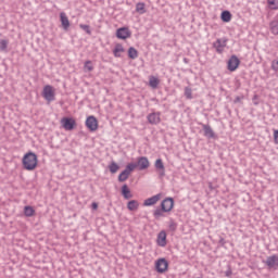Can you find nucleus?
I'll return each mask as SVG.
<instances>
[{
	"instance_id": "f257e3e1",
	"label": "nucleus",
	"mask_w": 278,
	"mask_h": 278,
	"mask_svg": "<svg viewBox=\"0 0 278 278\" xmlns=\"http://www.w3.org/2000/svg\"><path fill=\"white\" fill-rule=\"evenodd\" d=\"M23 166L25 170H35L38 166V156L34 152H28L23 157Z\"/></svg>"
},
{
	"instance_id": "f03ea898",
	"label": "nucleus",
	"mask_w": 278,
	"mask_h": 278,
	"mask_svg": "<svg viewBox=\"0 0 278 278\" xmlns=\"http://www.w3.org/2000/svg\"><path fill=\"white\" fill-rule=\"evenodd\" d=\"M130 166H134L135 168H139V170H147L149 166H151V163L149 162V159L147 156H140L137 160V163H129Z\"/></svg>"
},
{
	"instance_id": "7ed1b4c3",
	"label": "nucleus",
	"mask_w": 278,
	"mask_h": 278,
	"mask_svg": "<svg viewBox=\"0 0 278 278\" xmlns=\"http://www.w3.org/2000/svg\"><path fill=\"white\" fill-rule=\"evenodd\" d=\"M42 97L51 103V101H55V90H53V87L50 85H47L43 87Z\"/></svg>"
},
{
	"instance_id": "20e7f679",
	"label": "nucleus",
	"mask_w": 278,
	"mask_h": 278,
	"mask_svg": "<svg viewBox=\"0 0 278 278\" xmlns=\"http://www.w3.org/2000/svg\"><path fill=\"white\" fill-rule=\"evenodd\" d=\"M61 125H62L63 129H65L66 131H73V129H75V125H77V123L75 122L74 118L63 117L61 119Z\"/></svg>"
},
{
	"instance_id": "39448f33",
	"label": "nucleus",
	"mask_w": 278,
	"mask_h": 278,
	"mask_svg": "<svg viewBox=\"0 0 278 278\" xmlns=\"http://www.w3.org/2000/svg\"><path fill=\"white\" fill-rule=\"evenodd\" d=\"M263 264L267 266L269 269L274 268V270H277L278 268V255L274 254L271 256H268L266 261H263Z\"/></svg>"
},
{
	"instance_id": "423d86ee",
	"label": "nucleus",
	"mask_w": 278,
	"mask_h": 278,
	"mask_svg": "<svg viewBox=\"0 0 278 278\" xmlns=\"http://www.w3.org/2000/svg\"><path fill=\"white\" fill-rule=\"evenodd\" d=\"M86 127L90 130V131H97L99 129V121H97V117L94 116H89L86 119Z\"/></svg>"
},
{
	"instance_id": "0eeeda50",
	"label": "nucleus",
	"mask_w": 278,
	"mask_h": 278,
	"mask_svg": "<svg viewBox=\"0 0 278 278\" xmlns=\"http://www.w3.org/2000/svg\"><path fill=\"white\" fill-rule=\"evenodd\" d=\"M239 66H240V59H238V56L236 55L230 56L227 63L228 71H230V73H233V71H237Z\"/></svg>"
},
{
	"instance_id": "6e6552de",
	"label": "nucleus",
	"mask_w": 278,
	"mask_h": 278,
	"mask_svg": "<svg viewBox=\"0 0 278 278\" xmlns=\"http://www.w3.org/2000/svg\"><path fill=\"white\" fill-rule=\"evenodd\" d=\"M134 170V165L128 164L126 168L119 174L118 181H127L129 179V175H131Z\"/></svg>"
},
{
	"instance_id": "1a4fd4ad",
	"label": "nucleus",
	"mask_w": 278,
	"mask_h": 278,
	"mask_svg": "<svg viewBox=\"0 0 278 278\" xmlns=\"http://www.w3.org/2000/svg\"><path fill=\"white\" fill-rule=\"evenodd\" d=\"M157 273H166L168 270V261L166 258H159L155 263Z\"/></svg>"
},
{
	"instance_id": "9d476101",
	"label": "nucleus",
	"mask_w": 278,
	"mask_h": 278,
	"mask_svg": "<svg viewBox=\"0 0 278 278\" xmlns=\"http://www.w3.org/2000/svg\"><path fill=\"white\" fill-rule=\"evenodd\" d=\"M116 36L119 40H127V38L131 37V31H129V28L127 27H122L117 29Z\"/></svg>"
},
{
	"instance_id": "9b49d317",
	"label": "nucleus",
	"mask_w": 278,
	"mask_h": 278,
	"mask_svg": "<svg viewBox=\"0 0 278 278\" xmlns=\"http://www.w3.org/2000/svg\"><path fill=\"white\" fill-rule=\"evenodd\" d=\"M174 205H175V201L173 200V198H166L161 203V207H162L163 212H170V210H173Z\"/></svg>"
},
{
	"instance_id": "f8f14e48",
	"label": "nucleus",
	"mask_w": 278,
	"mask_h": 278,
	"mask_svg": "<svg viewBox=\"0 0 278 278\" xmlns=\"http://www.w3.org/2000/svg\"><path fill=\"white\" fill-rule=\"evenodd\" d=\"M162 199V193H157L151 198L144 200L143 205L144 207H151V205H155Z\"/></svg>"
},
{
	"instance_id": "ddd939ff",
	"label": "nucleus",
	"mask_w": 278,
	"mask_h": 278,
	"mask_svg": "<svg viewBox=\"0 0 278 278\" xmlns=\"http://www.w3.org/2000/svg\"><path fill=\"white\" fill-rule=\"evenodd\" d=\"M214 49H216L217 53H223L224 49L227 47V39H217L213 43Z\"/></svg>"
},
{
	"instance_id": "4468645a",
	"label": "nucleus",
	"mask_w": 278,
	"mask_h": 278,
	"mask_svg": "<svg viewBox=\"0 0 278 278\" xmlns=\"http://www.w3.org/2000/svg\"><path fill=\"white\" fill-rule=\"evenodd\" d=\"M60 20H61V25L65 31L68 30V27H71V22L68 21V16H66V13L61 12L60 13Z\"/></svg>"
},
{
	"instance_id": "2eb2a0df",
	"label": "nucleus",
	"mask_w": 278,
	"mask_h": 278,
	"mask_svg": "<svg viewBox=\"0 0 278 278\" xmlns=\"http://www.w3.org/2000/svg\"><path fill=\"white\" fill-rule=\"evenodd\" d=\"M156 244L159 247H166V231L162 230L159 232L157 238H156Z\"/></svg>"
},
{
	"instance_id": "dca6fc26",
	"label": "nucleus",
	"mask_w": 278,
	"mask_h": 278,
	"mask_svg": "<svg viewBox=\"0 0 278 278\" xmlns=\"http://www.w3.org/2000/svg\"><path fill=\"white\" fill-rule=\"evenodd\" d=\"M161 121L160 113H151L148 115V122L150 125H160Z\"/></svg>"
},
{
	"instance_id": "f3484780",
	"label": "nucleus",
	"mask_w": 278,
	"mask_h": 278,
	"mask_svg": "<svg viewBox=\"0 0 278 278\" xmlns=\"http://www.w3.org/2000/svg\"><path fill=\"white\" fill-rule=\"evenodd\" d=\"M202 128H203L205 138H210V139L216 138V134L212 129V126L203 124Z\"/></svg>"
},
{
	"instance_id": "a211bd4d",
	"label": "nucleus",
	"mask_w": 278,
	"mask_h": 278,
	"mask_svg": "<svg viewBox=\"0 0 278 278\" xmlns=\"http://www.w3.org/2000/svg\"><path fill=\"white\" fill-rule=\"evenodd\" d=\"M122 194L126 200L134 199V194H131V190H129V187L127 185H123Z\"/></svg>"
},
{
	"instance_id": "6ab92c4d",
	"label": "nucleus",
	"mask_w": 278,
	"mask_h": 278,
	"mask_svg": "<svg viewBox=\"0 0 278 278\" xmlns=\"http://www.w3.org/2000/svg\"><path fill=\"white\" fill-rule=\"evenodd\" d=\"M154 166H155L156 170H161V173H160L161 177H164L165 169H164V162H162V159H157L154 163Z\"/></svg>"
},
{
	"instance_id": "aec40b11",
	"label": "nucleus",
	"mask_w": 278,
	"mask_h": 278,
	"mask_svg": "<svg viewBox=\"0 0 278 278\" xmlns=\"http://www.w3.org/2000/svg\"><path fill=\"white\" fill-rule=\"evenodd\" d=\"M121 53H125V48H123V45L117 43L113 50L114 58H121Z\"/></svg>"
},
{
	"instance_id": "412c9836",
	"label": "nucleus",
	"mask_w": 278,
	"mask_h": 278,
	"mask_svg": "<svg viewBox=\"0 0 278 278\" xmlns=\"http://www.w3.org/2000/svg\"><path fill=\"white\" fill-rule=\"evenodd\" d=\"M127 207H128L129 212H136V210H138V207H140V203H138L137 200H130L127 203Z\"/></svg>"
},
{
	"instance_id": "4be33fe9",
	"label": "nucleus",
	"mask_w": 278,
	"mask_h": 278,
	"mask_svg": "<svg viewBox=\"0 0 278 278\" xmlns=\"http://www.w3.org/2000/svg\"><path fill=\"white\" fill-rule=\"evenodd\" d=\"M128 58L130 60H136V58H138V50H136V48H134V47H130L128 49Z\"/></svg>"
},
{
	"instance_id": "5701e85b",
	"label": "nucleus",
	"mask_w": 278,
	"mask_h": 278,
	"mask_svg": "<svg viewBox=\"0 0 278 278\" xmlns=\"http://www.w3.org/2000/svg\"><path fill=\"white\" fill-rule=\"evenodd\" d=\"M144 8H146V4L143 2H138L136 4V12H138V14H144L147 12Z\"/></svg>"
},
{
	"instance_id": "b1692460",
	"label": "nucleus",
	"mask_w": 278,
	"mask_h": 278,
	"mask_svg": "<svg viewBox=\"0 0 278 278\" xmlns=\"http://www.w3.org/2000/svg\"><path fill=\"white\" fill-rule=\"evenodd\" d=\"M222 21L224 23H229V21H231V12L229 11H223L222 12Z\"/></svg>"
},
{
	"instance_id": "393cba45",
	"label": "nucleus",
	"mask_w": 278,
	"mask_h": 278,
	"mask_svg": "<svg viewBox=\"0 0 278 278\" xmlns=\"http://www.w3.org/2000/svg\"><path fill=\"white\" fill-rule=\"evenodd\" d=\"M24 214L27 217H31V216H34V214H36V211L31 206H25L24 207Z\"/></svg>"
},
{
	"instance_id": "a878e982",
	"label": "nucleus",
	"mask_w": 278,
	"mask_h": 278,
	"mask_svg": "<svg viewBox=\"0 0 278 278\" xmlns=\"http://www.w3.org/2000/svg\"><path fill=\"white\" fill-rule=\"evenodd\" d=\"M118 168H121V167L118 166V164H116V162H112V163L109 165V170H110V173H112L113 175H114L115 173H118Z\"/></svg>"
},
{
	"instance_id": "bb28decb",
	"label": "nucleus",
	"mask_w": 278,
	"mask_h": 278,
	"mask_svg": "<svg viewBox=\"0 0 278 278\" xmlns=\"http://www.w3.org/2000/svg\"><path fill=\"white\" fill-rule=\"evenodd\" d=\"M270 29H271V33H274L275 36L278 35V21L277 20H274L270 23Z\"/></svg>"
},
{
	"instance_id": "cd10ccee",
	"label": "nucleus",
	"mask_w": 278,
	"mask_h": 278,
	"mask_svg": "<svg viewBox=\"0 0 278 278\" xmlns=\"http://www.w3.org/2000/svg\"><path fill=\"white\" fill-rule=\"evenodd\" d=\"M84 71L88 73H90L91 71H94V67L92 66V61L85 62Z\"/></svg>"
},
{
	"instance_id": "c85d7f7f",
	"label": "nucleus",
	"mask_w": 278,
	"mask_h": 278,
	"mask_svg": "<svg viewBox=\"0 0 278 278\" xmlns=\"http://www.w3.org/2000/svg\"><path fill=\"white\" fill-rule=\"evenodd\" d=\"M150 86L151 88H157L160 86V79L155 78V76L150 77Z\"/></svg>"
},
{
	"instance_id": "c756f323",
	"label": "nucleus",
	"mask_w": 278,
	"mask_h": 278,
	"mask_svg": "<svg viewBox=\"0 0 278 278\" xmlns=\"http://www.w3.org/2000/svg\"><path fill=\"white\" fill-rule=\"evenodd\" d=\"M164 212L165 211L162 207L161 208H156L154 211V213H153L154 218H156V219L162 218V216H164Z\"/></svg>"
},
{
	"instance_id": "7c9ffc66",
	"label": "nucleus",
	"mask_w": 278,
	"mask_h": 278,
	"mask_svg": "<svg viewBox=\"0 0 278 278\" xmlns=\"http://www.w3.org/2000/svg\"><path fill=\"white\" fill-rule=\"evenodd\" d=\"M267 2L271 10H278V0H267Z\"/></svg>"
},
{
	"instance_id": "2f4dec72",
	"label": "nucleus",
	"mask_w": 278,
	"mask_h": 278,
	"mask_svg": "<svg viewBox=\"0 0 278 278\" xmlns=\"http://www.w3.org/2000/svg\"><path fill=\"white\" fill-rule=\"evenodd\" d=\"M79 27H80V29L86 31V34H88L89 36L92 34V30H90V26L89 25L80 24Z\"/></svg>"
},
{
	"instance_id": "473e14b6",
	"label": "nucleus",
	"mask_w": 278,
	"mask_h": 278,
	"mask_svg": "<svg viewBox=\"0 0 278 278\" xmlns=\"http://www.w3.org/2000/svg\"><path fill=\"white\" fill-rule=\"evenodd\" d=\"M8 49V40L1 39L0 40V51H5Z\"/></svg>"
},
{
	"instance_id": "72a5a7b5",
	"label": "nucleus",
	"mask_w": 278,
	"mask_h": 278,
	"mask_svg": "<svg viewBox=\"0 0 278 278\" xmlns=\"http://www.w3.org/2000/svg\"><path fill=\"white\" fill-rule=\"evenodd\" d=\"M185 97H187V99H192V88L190 87L185 88Z\"/></svg>"
},
{
	"instance_id": "f704fd0d",
	"label": "nucleus",
	"mask_w": 278,
	"mask_h": 278,
	"mask_svg": "<svg viewBox=\"0 0 278 278\" xmlns=\"http://www.w3.org/2000/svg\"><path fill=\"white\" fill-rule=\"evenodd\" d=\"M274 140H275V143L278 144V130L274 131Z\"/></svg>"
},
{
	"instance_id": "c9c22d12",
	"label": "nucleus",
	"mask_w": 278,
	"mask_h": 278,
	"mask_svg": "<svg viewBox=\"0 0 278 278\" xmlns=\"http://www.w3.org/2000/svg\"><path fill=\"white\" fill-rule=\"evenodd\" d=\"M169 229H172V231H175L177 229V225L175 223H172L169 225Z\"/></svg>"
},
{
	"instance_id": "e433bc0d",
	"label": "nucleus",
	"mask_w": 278,
	"mask_h": 278,
	"mask_svg": "<svg viewBox=\"0 0 278 278\" xmlns=\"http://www.w3.org/2000/svg\"><path fill=\"white\" fill-rule=\"evenodd\" d=\"M91 207H92V210H98L99 204H97V202H93V203L91 204Z\"/></svg>"
},
{
	"instance_id": "4c0bfd02",
	"label": "nucleus",
	"mask_w": 278,
	"mask_h": 278,
	"mask_svg": "<svg viewBox=\"0 0 278 278\" xmlns=\"http://www.w3.org/2000/svg\"><path fill=\"white\" fill-rule=\"evenodd\" d=\"M237 101H240V98H237Z\"/></svg>"
}]
</instances>
